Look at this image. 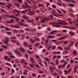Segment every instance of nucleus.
Listing matches in <instances>:
<instances>
[{
  "mask_svg": "<svg viewBox=\"0 0 78 78\" xmlns=\"http://www.w3.org/2000/svg\"><path fill=\"white\" fill-rule=\"evenodd\" d=\"M9 39H8V38H5V40H3V41L4 42H5V44H6V45H9V44H8V42H9Z\"/></svg>",
  "mask_w": 78,
  "mask_h": 78,
  "instance_id": "nucleus-1",
  "label": "nucleus"
},
{
  "mask_svg": "<svg viewBox=\"0 0 78 78\" xmlns=\"http://www.w3.org/2000/svg\"><path fill=\"white\" fill-rule=\"evenodd\" d=\"M68 37L67 36H65L64 37H61L60 38H59L58 39V40H63L65 38H67Z\"/></svg>",
  "mask_w": 78,
  "mask_h": 78,
  "instance_id": "nucleus-2",
  "label": "nucleus"
},
{
  "mask_svg": "<svg viewBox=\"0 0 78 78\" xmlns=\"http://www.w3.org/2000/svg\"><path fill=\"white\" fill-rule=\"evenodd\" d=\"M58 30H53L50 33V34H54V33H58Z\"/></svg>",
  "mask_w": 78,
  "mask_h": 78,
  "instance_id": "nucleus-3",
  "label": "nucleus"
},
{
  "mask_svg": "<svg viewBox=\"0 0 78 78\" xmlns=\"http://www.w3.org/2000/svg\"><path fill=\"white\" fill-rule=\"evenodd\" d=\"M47 38H49V39H53L55 38V37L54 36H51V35H49L46 37Z\"/></svg>",
  "mask_w": 78,
  "mask_h": 78,
  "instance_id": "nucleus-4",
  "label": "nucleus"
},
{
  "mask_svg": "<svg viewBox=\"0 0 78 78\" xmlns=\"http://www.w3.org/2000/svg\"><path fill=\"white\" fill-rule=\"evenodd\" d=\"M68 6L70 7H73L75 6V5L73 4L69 3L68 4Z\"/></svg>",
  "mask_w": 78,
  "mask_h": 78,
  "instance_id": "nucleus-5",
  "label": "nucleus"
},
{
  "mask_svg": "<svg viewBox=\"0 0 78 78\" xmlns=\"http://www.w3.org/2000/svg\"><path fill=\"white\" fill-rule=\"evenodd\" d=\"M19 50L23 52H24V51H25V49H24L23 48H20L19 49Z\"/></svg>",
  "mask_w": 78,
  "mask_h": 78,
  "instance_id": "nucleus-6",
  "label": "nucleus"
},
{
  "mask_svg": "<svg viewBox=\"0 0 78 78\" xmlns=\"http://www.w3.org/2000/svg\"><path fill=\"white\" fill-rule=\"evenodd\" d=\"M28 72V70L26 69L24 71V73H23V75H27V72Z\"/></svg>",
  "mask_w": 78,
  "mask_h": 78,
  "instance_id": "nucleus-7",
  "label": "nucleus"
},
{
  "mask_svg": "<svg viewBox=\"0 0 78 78\" xmlns=\"http://www.w3.org/2000/svg\"><path fill=\"white\" fill-rule=\"evenodd\" d=\"M44 59L45 61H46L48 63H50V59L49 58H45Z\"/></svg>",
  "mask_w": 78,
  "mask_h": 78,
  "instance_id": "nucleus-8",
  "label": "nucleus"
},
{
  "mask_svg": "<svg viewBox=\"0 0 78 78\" xmlns=\"http://www.w3.org/2000/svg\"><path fill=\"white\" fill-rule=\"evenodd\" d=\"M19 25V24H17V25H15L14 26V28H20V27L18 26Z\"/></svg>",
  "mask_w": 78,
  "mask_h": 78,
  "instance_id": "nucleus-9",
  "label": "nucleus"
},
{
  "mask_svg": "<svg viewBox=\"0 0 78 78\" xmlns=\"http://www.w3.org/2000/svg\"><path fill=\"white\" fill-rule=\"evenodd\" d=\"M38 6H39V7H42L43 8H44V5H43L42 4H38Z\"/></svg>",
  "mask_w": 78,
  "mask_h": 78,
  "instance_id": "nucleus-10",
  "label": "nucleus"
},
{
  "mask_svg": "<svg viewBox=\"0 0 78 78\" xmlns=\"http://www.w3.org/2000/svg\"><path fill=\"white\" fill-rule=\"evenodd\" d=\"M69 33L70 34H71V35H72V36H74L75 35V32H72L71 31L69 32Z\"/></svg>",
  "mask_w": 78,
  "mask_h": 78,
  "instance_id": "nucleus-11",
  "label": "nucleus"
},
{
  "mask_svg": "<svg viewBox=\"0 0 78 78\" xmlns=\"http://www.w3.org/2000/svg\"><path fill=\"white\" fill-rule=\"evenodd\" d=\"M66 53H69V52L66 51H65L62 53L63 55H65V54H66Z\"/></svg>",
  "mask_w": 78,
  "mask_h": 78,
  "instance_id": "nucleus-12",
  "label": "nucleus"
},
{
  "mask_svg": "<svg viewBox=\"0 0 78 78\" xmlns=\"http://www.w3.org/2000/svg\"><path fill=\"white\" fill-rule=\"evenodd\" d=\"M15 52L17 55H20V52L18 51H16Z\"/></svg>",
  "mask_w": 78,
  "mask_h": 78,
  "instance_id": "nucleus-13",
  "label": "nucleus"
},
{
  "mask_svg": "<svg viewBox=\"0 0 78 78\" xmlns=\"http://www.w3.org/2000/svg\"><path fill=\"white\" fill-rule=\"evenodd\" d=\"M2 47L4 48V49H8V47L5 45H3Z\"/></svg>",
  "mask_w": 78,
  "mask_h": 78,
  "instance_id": "nucleus-14",
  "label": "nucleus"
},
{
  "mask_svg": "<svg viewBox=\"0 0 78 78\" xmlns=\"http://www.w3.org/2000/svg\"><path fill=\"white\" fill-rule=\"evenodd\" d=\"M64 49L65 50H70V48L69 47H65Z\"/></svg>",
  "mask_w": 78,
  "mask_h": 78,
  "instance_id": "nucleus-15",
  "label": "nucleus"
},
{
  "mask_svg": "<svg viewBox=\"0 0 78 78\" xmlns=\"http://www.w3.org/2000/svg\"><path fill=\"white\" fill-rule=\"evenodd\" d=\"M10 18H12V19H15V18H16V17L14 16L10 15Z\"/></svg>",
  "mask_w": 78,
  "mask_h": 78,
  "instance_id": "nucleus-16",
  "label": "nucleus"
},
{
  "mask_svg": "<svg viewBox=\"0 0 78 78\" xmlns=\"http://www.w3.org/2000/svg\"><path fill=\"white\" fill-rule=\"evenodd\" d=\"M56 64L57 65H58L59 64V61L58 59H56Z\"/></svg>",
  "mask_w": 78,
  "mask_h": 78,
  "instance_id": "nucleus-17",
  "label": "nucleus"
},
{
  "mask_svg": "<svg viewBox=\"0 0 78 78\" xmlns=\"http://www.w3.org/2000/svg\"><path fill=\"white\" fill-rule=\"evenodd\" d=\"M10 38L11 39H16V37H15L12 36Z\"/></svg>",
  "mask_w": 78,
  "mask_h": 78,
  "instance_id": "nucleus-18",
  "label": "nucleus"
},
{
  "mask_svg": "<svg viewBox=\"0 0 78 78\" xmlns=\"http://www.w3.org/2000/svg\"><path fill=\"white\" fill-rule=\"evenodd\" d=\"M73 53L74 55H76V54H77V51H76V50H74Z\"/></svg>",
  "mask_w": 78,
  "mask_h": 78,
  "instance_id": "nucleus-19",
  "label": "nucleus"
},
{
  "mask_svg": "<svg viewBox=\"0 0 78 78\" xmlns=\"http://www.w3.org/2000/svg\"><path fill=\"white\" fill-rule=\"evenodd\" d=\"M15 20L16 21H19V19L18 18V17H15Z\"/></svg>",
  "mask_w": 78,
  "mask_h": 78,
  "instance_id": "nucleus-20",
  "label": "nucleus"
},
{
  "mask_svg": "<svg viewBox=\"0 0 78 78\" xmlns=\"http://www.w3.org/2000/svg\"><path fill=\"white\" fill-rule=\"evenodd\" d=\"M30 30L31 31H35L36 30V29H31Z\"/></svg>",
  "mask_w": 78,
  "mask_h": 78,
  "instance_id": "nucleus-21",
  "label": "nucleus"
},
{
  "mask_svg": "<svg viewBox=\"0 0 78 78\" xmlns=\"http://www.w3.org/2000/svg\"><path fill=\"white\" fill-rule=\"evenodd\" d=\"M5 30L6 31H10L11 30V29L9 28H6V27L5 28Z\"/></svg>",
  "mask_w": 78,
  "mask_h": 78,
  "instance_id": "nucleus-22",
  "label": "nucleus"
},
{
  "mask_svg": "<svg viewBox=\"0 0 78 78\" xmlns=\"http://www.w3.org/2000/svg\"><path fill=\"white\" fill-rule=\"evenodd\" d=\"M40 45V44L37 43L35 44V46L36 47H37V46H39V45Z\"/></svg>",
  "mask_w": 78,
  "mask_h": 78,
  "instance_id": "nucleus-23",
  "label": "nucleus"
},
{
  "mask_svg": "<svg viewBox=\"0 0 78 78\" xmlns=\"http://www.w3.org/2000/svg\"><path fill=\"white\" fill-rule=\"evenodd\" d=\"M30 42H36V41H35L34 40H33V39H30Z\"/></svg>",
  "mask_w": 78,
  "mask_h": 78,
  "instance_id": "nucleus-24",
  "label": "nucleus"
},
{
  "mask_svg": "<svg viewBox=\"0 0 78 78\" xmlns=\"http://www.w3.org/2000/svg\"><path fill=\"white\" fill-rule=\"evenodd\" d=\"M69 29H70L71 30H74V29H75V27H69Z\"/></svg>",
  "mask_w": 78,
  "mask_h": 78,
  "instance_id": "nucleus-25",
  "label": "nucleus"
},
{
  "mask_svg": "<svg viewBox=\"0 0 78 78\" xmlns=\"http://www.w3.org/2000/svg\"><path fill=\"white\" fill-rule=\"evenodd\" d=\"M60 24L61 25H68L67 23H60Z\"/></svg>",
  "mask_w": 78,
  "mask_h": 78,
  "instance_id": "nucleus-26",
  "label": "nucleus"
},
{
  "mask_svg": "<svg viewBox=\"0 0 78 78\" xmlns=\"http://www.w3.org/2000/svg\"><path fill=\"white\" fill-rule=\"evenodd\" d=\"M55 27L58 28L59 27H61V26H59V25H55Z\"/></svg>",
  "mask_w": 78,
  "mask_h": 78,
  "instance_id": "nucleus-27",
  "label": "nucleus"
},
{
  "mask_svg": "<svg viewBox=\"0 0 78 78\" xmlns=\"http://www.w3.org/2000/svg\"><path fill=\"white\" fill-rule=\"evenodd\" d=\"M6 7H7L8 9H11V6H10L9 5H5Z\"/></svg>",
  "mask_w": 78,
  "mask_h": 78,
  "instance_id": "nucleus-28",
  "label": "nucleus"
},
{
  "mask_svg": "<svg viewBox=\"0 0 78 78\" xmlns=\"http://www.w3.org/2000/svg\"><path fill=\"white\" fill-rule=\"evenodd\" d=\"M1 11H2L3 12H5V13H7V12H6V11L5 10L3 9H1Z\"/></svg>",
  "mask_w": 78,
  "mask_h": 78,
  "instance_id": "nucleus-29",
  "label": "nucleus"
},
{
  "mask_svg": "<svg viewBox=\"0 0 78 78\" xmlns=\"http://www.w3.org/2000/svg\"><path fill=\"white\" fill-rule=\"evenodd\" d=\"M57 11L58 12V13H60V14H61L62 13V12L60 11H59V9H57Z\"/></svg>",
  "mask_w": 78,
  "mask_h": 78,
  "instance_id": "nucleus-30",
  "label": "nucleus"
},
{
  "mask_svg": "<svg viewBox=\"0 0 78 78\" xmlns=\"http://www.w3.org/2000/svg\"><path fill=\"white\" fill-rule=\"evenodd\" d=\"M29 12L30 13H31L32 16H34V12H32V11Z\"/></svg>",
  "mask_w": 78,
  "mask_h": 78,
  "instance_id": "nucleus-31",
  "label": "nucleus"
},
{
  "mask_svg": "<svg viewBox=\"0 0 78 78\" xmlns=\"http://www.w3.org/2000/svg\"><path fill=\"white\" fill-rule=\"evenodd\" d=\"M30 61H32V62H34V59H33V58H31L30 59Z\"/></svg>",
  "mask_w": 78,
  "mask_h": 78,
  "instance_id": "nucleus-32",
  "label": "nucleus"
},
{
  "mask_svg": "<svg viewBox=\"0 0 78 78\" xmlns=\"http://www.w3.org/2000/svg\"><path fill=\"white\" fill-rule=\"evenodd\" d=\"M6 65H8V66H9L10 67H11V64H10L8 63H6Z\"/></svg>",
  "mask_w": 78,
  "mask_h": 78,
  "instance_id": "nucleus-33",
  "label": "nucleus"
},
{
  "mask_svg": "<svg viewBox=\"0 0 78 78\" xmlns=\"http://www.w3.org/2000/svg\"><path fill=\"white\" fill-rule=\"evenodd\" d=\"M69 43V41H65V42H64V44H67Z\"/></svg>",
  "mask_w": 78,
  "mask_h": 78,
  "instance_id": "nucleus-34",
  "label": "nucleus"
},
{
  "mask_svg": "<svg viewBox=\"0 0 78 78\" xmlns=\"http://www.w3.org/2000/svg\"><path fill=\"white\" fill-rule=\"evenodd\" d=\"M11 42H13V43H15V42H16V40H11Z\"/></svg>",
  "mask_w": 78,
  "mask_h": 78,
  "instance_id": "nucleus-35",
  "label": "nucleus"
},
{
  "mask_svg": "<svg viewBox=\"0 0 78 78\" xmlns=\"http://www.w3.org/2000/svg\"><path fill=\"white\" fill-rule=\"evenodd\" d=\"M25 4L26 5V6H27V7H30V6L28 5V4L27 2H25Z\"/></svg>",
  "mask_w": 78,
  "mask_h": 78,
  "instance_id": "nucleus-36",
  "label": "nucleus"
},
{
  "mask_svg": "<svg viewBox=\"0 0 78 78\" xmlns=\"http://www.w3.org/2000/svg\"><path fill=\"white\" fill-rule=\"evenodd\" d=\"M52 49L53 50H55V49H56V46H54L52 47Z\"/></svg>",
  "mask_w": 78,
  "mask_h": 78,
  "instance_id": "nucleus-37",
  "label": "nucleus"
},
{
  "mask_svg": "<svg viewBox=\"0 0 78 78\" xmlns=\"http://www.w3.org/2000/svg\"><path fill=\"white\" fill-rule=\"evenodd\" d=\"M60 62H61L62 63H64V62H65V60H62Z\"/></svg>",
  "mask_w": 78,
  "mask_h": 78,
  "instance_id": "nucleus-38",
  "label": "nucleus"
},
{
  "mask_svg": "<svg viewBox=\"0 0 78 78\" xmlns=\"http://www.w3.org/2000/svg\"><path fill=\"white\" fill-rule=\"evenodd\" d=\"M52 7L53 8H54L55 9L56 8V6L53 5H52Z\"/></svg>",
  "mask_w": 78,
  "mask_h": 78,
  "instance_id": "nucleus-39",
  "label": "nucleus"
},
{
  "mask_svg": "<svg viewBox=\"0 0 78 78\" xmlns=\"http://www.w3.org/2000/svg\"><path fill=\"white\" fill-rule=\"evenodd\" d=\"M30 29L28 28H26V29H25V30L26 31H30Z\"/></svg>",
  "mask_w": 78,
  "mask_h": 78,
  "instance_id": "nucleus-40",
  "label": "nucleus"
},
{
  "mask_svg": "<svg viewBox=\"0 0 78 78\" xmlns=\"http://www.w3.org/2000/svg\"><path fill=\"white\" fill-rule=\"evenodd\" d=\"M67 20H68V21H72V19L70 18H68L67 19Z\"/></svg>",
  "mask_w": 78,
  "mask_h": 78,
  "instance_id": "nucleus-41",
  "label": "nucleus"
},
{
  "mask_svg": "<svg viewBox=\"0 0 78 78\" xmlns=\"http://www.w3.org/2000/svg\"><path fill=\"white\" fill-rule=\"evenodd\" d=\"M26 62V61H25L24 60H22L21 61V62L22 63H23V62Z\"/></svg>",
  "mask_w": 78,
  "mask_h": 78,
  "instance_id": "nucleus-42",
  "label": "nucleus"
},
{
  "mask_svg": "<svg viewBox=\"0 0 78 78\" xmlns=\"http://www.w3.org/2000/svg\"><path fill=\"white\" fill-rule=\"evenodd\" d=\"M9 56H10V58H15V57H14V56L9 55Z\"/></svg>",
  "mask_w": 78,
  "mask_h": 78,
  "instance_id": "nucleus-43",
  "label": "nucleus"
},
{
  "mask_svg": "<svg viewBox=\"0 0 78 78\" xmlns=\"http://www.w3.org/2000/svg\"><path fill=\"white\" fill-rule=\"evenodd\" d=\"M69 10L71 12H73V11L72 9H71V8H69Z\"/></svg>",
  "mask_w": 78,
  "mask_h": 78,
  "instance_id": "nucleus-44",
  "label": "nucleus"
},
{
  "mask_svg": "<svg viewBox=\"0 0 78 78\" xmlns=\"http://www.w3.org/2000/svg\"><path fill=\"white\" fill-rule=\"evenodd\" d=\"M35 40L37 41H40V40L39 39V38H35Z\"/></svg>",
  "mask_w": 78,
  "mask_h": 78,
  "instance_id": "nucleus-45",
  "label": "nucleus"
},
{
  "mask_svg": "<svg viewBox=\"0 0 78 78\" xmlns=\"http://www.w3.org/2000/svg\"><path fill=\"white\" fill-rule=\"evenodd\" d=\"M5 17H10V15H7V14H6L5 15Z\"/></svg>",
  "mask_w": 78,
  "mask_h": 78,
  "instance_id": "nucleus-46",
  "label": "nucleus"
},
{
  "mask_svg": "<svg viewBox=\"0 0 78 78\" xmlns=\"http://www.w3.org/2000/svg\"><path fill=\"white\" fill-rule=\"evenodd\" d=\"M37 8V7L35 5H34V7L32 6V8H34H34Z\"/></svg>",
  "mask_w": 78,
  "mask_h": 78,
  "instance_id": "nucleus-47",
  "label": "nucleus"
},
{
  "mask_svg": "<svg viewBox=\"0 0 78 78\" xmlns=\"http://www.w3.org/2000/svg\"><path fill=\"white\" fill-rule=\"evenodd\" d=\"M50 16L51 19H54V17H53V16L52 15H50Z\"/></svg>",
  "mask_w": 78,
  "mask_h": 78,
  "instance_id": "nucleus-48",
  "label": "nucleus"
},
{
  "mask_svg": "<svg viewBox=\"0 0 78 78\" xmlns=\"http://www.w3.org/2000/svg\"><path fill=\"white\" fill-rule=\"evenodd\" d=\"M21 36L22 37V39H24V38H25V36L23 34L21 35Z\"/></svg>",
  "mask_w": 78,
  "mask_h": 78,
  "instance_id": "nucleus-49",
  "label": "nucleus"
},
{
  "mask_svg": "<svg viewBox=\"0 0 78 78\" xmlns=\"http://www.w3.org/2000/svg\"><path fill=\"white\" fill-rule=\"evenodd\" d=\"M52 41L53 42H55V43L56 42H57V41L56 40H52Z\"/></svg>",
  "mask_w": 78,
  "mask_h": 78,
  "instance_id": "nucleus-50",
  "label": "nucleus"
},
{
  "mask_svg": "<svg viewBox=\"0 0 78 78\" xmlns=\"http://www.w3.org/2000/svg\"><path fill=\"white\" fill-rule=\"evenodd\" d=\"M24 18V19H27V17H26V16L25 15H23L22 16Z\"/></svg>",
  "mask_w": 78,
  "mask_h": 78,
  "instance_id": "nucleus-51",
  "label": "nucleus"
},
{
  "mask_svg": "<svg viewBox=\"0 0 78 78\" xmlns=\"http://www.w3.org/2000/svg\"><path fill=\"white\" fill-rule=\"evenodd\" d=\"M23 27H28V25L26 24H23Z\"/></svg>",
  "mask_w": 78,
  "mask_h": 78,
  "instance_id": "nucleus-52",
  "label": "nucleus"
},
{
  "mask_svg": "<svg viewBox=\"0 0 78 78\" xmlns=\"http://www.w3.org/2000/svg\"><path fill=\"white\" fill-rule=\"evenodd\" d=\"M61 67H62V65H60L58 66V69H61Z\"/></svg>",
  "mask_w": 78,
  "mask_h": 78,
  "instance_id": "nucleus-53",
  "label": "nucleus"
},
{
  "mask_svg": "<svg viewBox=\"0 0 78 78\" xmlns=\"http://www.w3.org/2000/svg\"><path fill=\"white\" fill-rule=\"evenodd\" d=\"M48 9L49 10V11H52V10H53V9H51V8L50 7H49L48 8Z\"/></svg>",
  "mask_w": 78,
  "mask_h": 78,
  "instance_id": "nucleus-54",
  "label": "nucleus"
},
{
  "mask_svg": "<svg viewBox=\"0 0 78 78\" xmlns=\"http://www.w3.org/2000/svg\"><path fill=\"white\" fill-rule=\"evenodd\" d=\"M8 6H13V5H11L10 3H8Z\"/></svg>",
  "mask_w": 78,
  "mask_h": 78,
  "instance_id": "nucleus-55",
  "label": "nucleus"
},
{
  "mask_svg": "<svg viewBox=\"0 0 78 78\" xmlns=\"http://www.w3.org/2000/svg\"><path fill=\"white\" fill-rule=\"evenodd\" d=\"M14 33H17V30H14Z\"/></svg>",
  "mask_w": 78,
  "mask_h": 78,
  "instance_id": "nucleus-56",
  "label": "nucleus"
},
{
  "mask_svg": "<svg viewBox=\"0 0 78 78\" xmlns=\"http://www.w3.org/2000/svg\"><path fill=\"white\" fill-rule=\"evenodd\" d=\"M7 54H9L10 55H12V53L11 52H7Z\"/></svg>",
  "mask_w": 78,
  "mask_h": 78,
  "instance_id": "nucleus-57",
  "label": "nucleus"
},
{
  "mask_svg": "<svg viewBox=\"0 0 78 78\" xmlns=\"http://www.w3.org/2000/svg\"><path fill=\"white\" fill-rule=\"evenodd\" d=\"M8 56H6L4 57V59H8Z\"/></svg>",
  "mask_w": 78,
  "mask_h": 78,
  "instance_id": "nucleus-58",
  "label": "nucleus"
},
{
  "mask_svg": "<svg viewBox=\"0 0 78 78\" xmlns=\"http://www.w3.org/2000/svg\"><path fill=\"white\" fill-rule=\"evenodd\" d=\"M11 61V58L8 57L7 59V61Z\"/></svg>",
  "mask_w": 78,
  "mask_h": 78,
  "instance_id": "nucleus-59",
  "label": "nucleus"
},
{
  "mask_svg": "<svg viewBox=\"0 0 78 78\" xmlns=\"http://www.w3.org/2000/svg\"><path fill=\"white\" fill-rule=\"evenodd\" d=\"M57 5L58 6H61V3H58L57 4Z\"/></svg>",
  "mask_w": 78,
  "mask_h": 78,
  "instance_id": "nucleus-60",
  "label": "nucleus"
},
{
  "mask_svg": "<svg viewBox=\"0 0 78 78\" xmlns=\"http://www.w3.org/2000/svg\"><path fill=\"white\" fill-rule=\"evenodd\" d=\"M58 48L60 50H62V48L61 47H59Z\"/></svg>",
  "mask_w": 78,
  "mask_h": 78,
  "instance_id": "nucleus-61",
  "label": "nucleus"
},
{
  "mask_svg": "<svg viewBox=\"0 0 78 78\" xmlns=\"http://www.w3.org/2000/svg\"><path fill=\"white\" fill-rule=\"evenodd\" d=\"M24 45H25V46H27V43L26 42H25L24 43Z\"/></svg>",
  "mask_w": 78,
  "mask_h": 78,
  "instance_id": "nucleus-62",
  "label": "nucleus"
},
{
  "mask_svg": "<svg viewBox=\"0 0 78 78\" xmlns=\"http://www.w3.org/2000/svg\"><path fill=\"white\" fill-rule=\"evenodd\" d=\"M68 78H73V76H68Z\"/></svg>",
  "mask_w": 78,
  "mask_h": 78,
  "instance_id": "nucleus-63",
  "label": "nucleus"
},
{
  "mask_svg": "<svg viewBox=\"0 0 78 78\" xmlns=\"http://www.w3.org/2000/svg\"><path fill=\"white\" fill-rule=\"evenodd\" d=\"M14 22V20H11L10 22L11 23H12V22Z\"/></svg>",
  "mask_w": 78,
  "mask_h": 78,
  "instance_id": "nucleus-64",
  "label": "nucleus"
}]
</instances>
